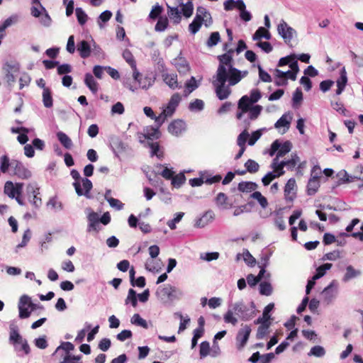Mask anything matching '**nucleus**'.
<instances>
[{
  "mask_svg": "<svg viewBox=\"0 0 363 363\" xmlns=\"http://www.w3.org/2000/svg\"><path fill=\"white\" fill-rule=\"evenodd\" d=\"M233 52V50H230L218 57L219 65L216 74L213 77L212 84L216 96L220 100L227 99L231 94L230 87L239 83L248 74L247 71H240L233 67L232 64Z\"/></svg>",
  "mask_w": 363,
  "mask_h": 363,
  "instance_id": "obj_1",
  "label": "nucleus"
},
{
  "mask_svg": "<svg viewBox=\"0 0 363 363\" xmlns=\"http://www.w3.org/2000/svg\"><path fill=\"white\" fill-rule=\"evenodd\" d=\"M261 96L260 91L255 89L250 91V96L245 95L238 101L236 118L238 120H242L245 114L248 113L247 118L243 119L246 126H248L251 121L256 120L260 115L262 106L260 105L253 106V104L257 102Z\"/></svg>",
  "mask_w": 363,
  "mask_h": 363,
  "instance_id": "obj_2",
  "label": "nucleus"
},
{
  "mask_svg": "<svg viewBox=\"0 0 363 363\" xmlns=\"http://www.w3.org/2000/svg\"><path fill=\"white\" fill-rule=\"evenodd\" d=\"M9 342L13 345L14 350L19 356L28 354L30 352V348L28 341L23 338L17 329L11 328L9 335Z\"/></svg>",
  "mask_w": 363,
  "mask_h": 363,
  "instance_id": "obj_3",
  "label": "nucleus"
},
{
  "mask_svg": "<svg viewBox=\"0 0 363 363\" xmlns=\"http://www.w3.org/2000/svg\"><path fill=\"white\" fill-rule=\"evenodd\" d=\"M247 311V306L242 301L237 302L233 304L223 316L224 321L226 323H231L235 325L238 323V318L234 314L242 315L243 313Z\"/></svg>",
  "mask_w": 363,
  "mask_h": 363,
  "instance_id": "obj_4",
  "label": "nucleus"
},
{
  "mask_svg": "<svg viewBox=\"0 0 363 363\" xmlns=\"http://www.w3.org/2000/svg\"><path fill=\"white\" fill-rule=\"evenodd\" d=\"M18 311L20 318H28L32 311L36 309V304L33 303L31 298L27 295H23L18 302Z\"/></svg>",
  "mask_w": 363,
  "mask_h": 363,
  "instance_id": "obj_5",
  "label": "nucleus"
},
{
  "mask_svg": "<svg viewBox=\"0 0 363 363\" xmlns=\"http://www.w3.org/2000/svg\"><path fill=\"white\" fill-rule=\"evenodd\" d=\"M291 148L292 144L290 141L287 140L284 143H281L278 140H276L271 145L269 154L270 156H273L277 152L274 158H277V160H279V158L289 153Z\"/></svg>",
  "mask_w": 363,
  "mask_h": 363,
  "instance_id": "obj_6",
  "label": "nucleus"
},
{
  "mask_svg": "<svg viewBox=\"0 0 363 363\" xmlns=\"http://www.w3.org/2000/svg\"><path fill=\"white\" fill-rule=\"evenodd\" d=\"M338 294V283L333 280L322 291L323 301L327 305L333 302Z\"/></svg>",
  "mask_w": 363,
  "mask_h": 363,
  "instance_id": "obj_7",
  "label": "nucleus"
},
{
  "mask_svg": "<svg viewBox=\"0 0 363 363\" xmlns=\"http://www.w3.org/2000/svg\"><path fill=\"white\" fill-rule=\"evenodd\" d=\"M277 31L286 44H289L296 34V30L283 19L280 21L277 26Z\"/></svg>",
  "mask_w": 363,
  "mask_h": 363,
  "instance_id": "obj_8",
  "label": "nucleus"
},
{
  "mask_svg": "<svg viewBox=\"0 0 363 363\" xmlns=\"http://www.w3.org/2000/svg\"><path fill=\"white\" fill-rule=\"evenodd\" d=\"M5 72V77L9 84L11 85L16 82V74L20 70V65L16 62H7L3 67Z\"/></svg>",
  "mask_w": 363,
  "mask_h": 363,
  "instance_id": "obj_9",
  "label": "nucleus"
},
{
  "mask_svg": "<svg viewBox=\"0 0 363 363\" xmlns=\"http://www.w3.org/2000/svg\"><path fill=\"white\" fill-rule=\"evenodd\" d=\"M23 188V184L16 183L8 181L4 184V191L9 198L14 199L16 196H20Z\"/></svg>",
  "mask_w": 363,
  "mask_h": 363,
  "instance_id": "obj_10",
  "label": "nucleus"
},
{
  "mask_svg": "<svg viewBox=\"0 0 363 363\" xmlns=\"http://www.w3.org/2000/svg\"><path fill=\"white\" fill-rule=\"evenodd\" d=\"M87 212V220L89 222L87 226V232L91 233L95 231L98 233L100 230V220L99 214L91 211L90 208L86 209Z\"/></svg>",
  "mask_w": 363,
  "mask_h": 363,
  "instance_id": "obj_11",
  "label": "nucleus"
},
{
  "mask_svg": "<svg viewBox=\"0 0 363 363\" xmlns=\"http://www.w3.org/2000/svg\"><path fill=\"white\" fill-rule=\"evenodd\" d=\"M11 168L13 169L15 175L21 179H28L31 177V172L23 165V164L18 160H11Z\"/></svg>",
  "mask_w": 363,
  "mask_h": 363,
  "instance_id": "obj_12",
  "label": "nucleus"
},
{
  "mask_svg": "<svg viewBox=\"0 0 363 363\" xmlns=\"http://www.w3.org/2000/svg\"><path fill=\"white\" fill-rule=\"evenodd\" d=\"M157 293L163 296H166L169 299L178 298L183 295L182 292L177 288L172 285H166L162 288H159Z\"/></svg>",
  "mask_w": 363,
  "mask_h": 363,
  "instance_id": "obj_13",
  "label": "nucleus"
},
{
  "mask_svg": "<svg viewBox=\"0 0 363 363\" xmlns=\"http://www.w3.org/2000/svg\"><path fill=\"white\" fill-rule=\"evenodd\" d=\"M82 184L84 190L81 188V184L79 182H74L73 183L77 194L78 196L84 195L87 198H90L89 194L91 189H92L91 182L87 178H84L82 179Z\"/></svg>",
  "mask_w": 363,
  "mask_h": 363,
  "instance_id": "obj_14",
  "label": "nucleus"
},
{
  "mask_svg": "<svg viewBox=\"0 0 363 363\" xmlns=\"http://www.w3.org/2000/svg\"><path fill=\"white\" fill-rule=\"evenodd\" d=\"M250 333L251 328L247 325L239 330L236 337L237 345L239 350L245 347L249 339Z\"/></svg>",
  "mask_w": 363,
  "mask_h": 363,
  "instance_id": "obj_15",
  "label": "nucleus"
},
{
  "mask_svg": "<svg viewBox=\"0 0 363 363\" xmlns=\"http://www.w3.org/2000/svg\"><path fill=\"white\" fill-rule=\"evenodd\" d=\"M162 72V77L164 82L171 89H176L182 87L181 85L179 84L177 80V75L176 74H169L166 72V67L164 71H160Z\"/></svg>",
  "mask_w": 363,
  "mask_h": 363,
  "instance_id": "obj_16",
  "label": "nucleus"
},
{
  "mask_svg": "<svg viewBox=\"0 0 363 363\" xmlns=\"http://www.w3.org/2000/svg\"><path fill=\"white\" fill-rule=\"evenodd\" d=\"M182 97L179 93H174L170 98L167 105L163 109L167 113V115L172 116L177 107L179 106Z\"/></svg>",
  "mask_w": 363,
  "mask_h": 363,
  "instance_id": "obj_17",
  "label": "nucleus"
},
{
  "mask_svg": "<svg viewBox=\"0 0 363 363\" xmlns=\"http://www.w3.org/2000/svg\"><path fill=\"white\" fill-rule=\"evenodd\" d=\"M196 16H199L200 21L205 25L206 27L210 26L212 23V17L207 9L203 6H198L196 9Z\"/></svg>",
  "mask_w": 363,
  "mask_h": 363,
  "instance_id": "obj_18",
  "label": "nucleus"
},
{
  "mask_svg": "<svg viewBox=\"0 0 363 363\" xmlns=\"http://www.w3.org/2000/svg\"><path fill=\"white\" fill-rule=\"evenodd\" d=\"M285 198L288 201H293L296 196V180L291 178L288 180L284 188Z\"/></svg>",
  "mask_w": 363,
  "mask_h": 363,
  "instance_id": "obj_19",
  "label": "nucleus"
},
{
  "mask_svg": "<svg viewBox=\"0 0 363 363\" xmlns=\"http://www.w3.org/2000/svg\"><path fill=\"white\" fill-rule=\"evenodd\" d=\"M185 123L182 120H175L172 121L168 126V131L174 135H180L184 130Z\"/></svg>",
  "mask_w": 363,
  "mask_h": 363,
  "instance_id": "obj_20",
  "label": "nucleus"
},
{
  "mask_svg": "<svg viewBox=\"0 0 363 363\" xmlns=\"http://www.w3.org/2000/svg\"><path fill=\"white\" fill-rule=\"evenodd\" d=\"M214 219V213L212 211H208L203 216L196 220L195 227L204 228Z\"/></svg>",
  "mask_w": 363,
  "mask_h": 363,
  "instance_id": "obj_21",
  "label": "nucleus"
},
{
  "mask_svg": "<svg viewBox=\"0 0 363 363\" xmlns=\"http://www.w3.org/2000/svg\"><path fill=\"white\" fill-rule=\"evenodd\" d=\"M268 318L266 320H263V318H259L255 321V324H261L257 332V339H262L267 335L269 327V324L267 323Z\"/></svg>",
  "mask_w": 363,
  "mask_h": 363,
  "instance_id": "obj_22",
  "label": "nucleus"
},
{
  "mask_svg": "<svg viewBox=\"0 0 363 363\" xmlns=\"http://www.w3.org/2000/svg\"><path fill=\"white\" fill-rule=\"evenodd\" d=\"M77 48L82 58H87L90 56L91 52V45L86 40H82L77 45Z\"/></svg>",
  "mask_w": 363,
  "mask_h": 363,
  "instance_id": "obj_23",
  "label": "nucleus"
},
{
  "mask_svg": "<svg viewBox=\"0 0 363 363\" xmlns=\"http://www.w3.org/2000/svg\"><path fill=\"white\" fill-rule=\"evenodd\" d=\"M27 191L28 193H32L33 194L32 199H30V201L35 208H39L42 204V201L41 199L38 197V195L40 194L38 188L32 184H29L27 187Z\"/></svg>",
  "mask_w": 363,
  "mask_h": 363,
  "instance_id": "obj_24",
  "label": "nucleus"
},
{
  "mask_svg": "<svg viewBox=\"0 0 363 363\" xmlns=\"http://www.w3.org/2000/svg\"><path fill=\"white\" fill-rule=\"evenodd\" d=\"M336 82L337 86V89L336 90V94L340 95L344 91L345 87L347 83V72L345 67H342L340 69V76Z\"/></svg>",
  "mask_w": 363,
  "mask_h": 363,
  "instance_id": "obj_25",
  "label": "nucleus"
},
{
  "mask_svg": "<svg viewBox=\"0 0 363 363\" xmlns=\"http://www.w3.org/2000/svg\"><path fill=\"white\" fill-rule=\"evenodd\" d=\"M173 64L180 74H185L189 71V64L182 57L174 59Z\"/></svg>",
  "mask_w": 363,
  "mask_h": 363,
  "instance_id": "obj_26",
  "label": "nucleus"
},
{
  "mask_svg": "<svg viewBox=\"0 0 363 363\" xmlns=\"http://www.w3.org/2000/svg\"><path fill=\"white\" fill-rule=\"evenodd\" d=\"M291 123V117L287 114H284L275 123L276 128L279 129L284 128L282 133L289 130Z\"/></svg>",
  "mask_w": 363,
  "mask_h": 363,
  "instance_id": "obj_27",
  "label": "nucleus"
},
{
  "mask_svg": "<svg viewBox=\"0 0 363 363\" xmlns=\"http://www.w3.org/2000/svg\"><path fill=\"white\" fill-rule=\"evenodd\" d=\"M159 128L157 126H148L144 130V136L145 138L149 140L157 139L160 136V133L159 131Z\"/></svg>",
  "mask_w": 363,
  "mask_h": 363,
  "instance_id": "obj_28",
  "label": "nucleus"
},
{
  "mask_svg": "<svg viewBox=\"0 0 363 363\" xmlns=\"http://www.w3.org/2000/svg\"><path fill=\"white\" fill-rule=\"evenodd\" d=\"M271 37V34L267 28L264 27H259L252 35V40L255 41L259 40L262 38L270 40Z\"/></svg>",
  "mask_w": 363,
  "mask_h": 363,
  "instance_id": "obj_29",
  "label": "nucleus"
},
{
  "mask_svg": "<svg viewBox=\"0 0 363 363\" xmlns=\"http://www.w3.org/2000/svg\"><path fill=\"white\" fill-rule=\"evenodd\" d=\"M284 167L285 166L281 161L280 162L279 160H277V158L273 159L271 164V168L273 169V172L276 174V176H277V177H279L284 174Z\"/></svg>",
  "mask_w": 363,
  "mask_h": 363,
  "instance_id": "obj_30",
  "label": "nucleus"
},
{
  "mask_svg": "<svg viewBox=\"0 0 363 363\" xmlns=\"http://www.w3.org/2000/svg\"><path fill=\"white\" fill-rule=\"evenodd\" d=\"M300 157L298 156L296 153H292L291 155V158L287 160H282L281 162L284 164L285 167H287L289 170H294L295 167L300 163Z\"/></svg>",
  "mask_w": 363,
  "mask_h": 363,
  "instance_id": "obj_31",
  "label": "nucleus"
},
{
  "mask_svg": "<svg viewBox=\"0 0 363 363\" xmlns=\"http://www.w3.org/2000/svg\"><path fill=\"white\" fill-rule=\"evenodd\" d=\"M57 138L62 145L66 149H71L73 144L72 140L63 132H58Z\"/></svg>",
  "mask_w": 363,
  "mask_h": 363,
  "instance_id": "obj_32",
  "label": "nucleus"
},
{
  "mask_svg": "<svg viewBox=\"0 0 363 363\" xmlns=\"http://www.w3.org/2000/svg\"><path fill=\"white\" fill-rule=\"evenodd\" d=\"M199 86V83L196 81V78L194 77H191L184 84L186 88L184 90V95L188 96L190 93L196 89Z\"/></svg>",
  "mask_w": 363,
  "mask_h": 363,
  "instance_id": "obj_33",
  "label": "nucleus"
},
{
  "mask_svg": "<svg viewBox=\"0 0 363 363\" xmlns=\"http://www.w3.org/2000/svg\"><path fill=\"white\" fill-rule=\"evenodd\" d=\"M85 84L88 86V88L94 93H96L98 91V83L94 79V77L87 73L85 74L84 79Z\"/></svg>",
  "mask_w": 363,
  "mask_h": 363,
  "instance_id": "obj_34",
  "label": "nucleus"
},
{
  "mask_svg": "<svg viewBox=\"0 0 363 363\" xmlns=\"http://www.w3.org/2000/svg\"><path fill=\"white\" fill-rule=\"evenodd\" d=\"M257 188V184L252 182H242L238 184V189L242 192H251Z\"/></svg>",
  "mask_w": 363,
  "mask_h": 363,
  "instance_id": "obj_35",
  "label": "nucleus"
},
{
  "mask_svg": "<svg viewBox=\"0 0 363 363\" xmlns=\"http://www.w3.org/2000/svg\"><path fill=\"white\" fill-rule=\"evenodd\" d=\"M320 186L319 179L311 178L307 185V191L308 195H314Z\"/></svg>",
  "mask_w": 363,
  "mask_h": 363,
  "instance_id": "obj_36",
  "label": "nucleus"
},
{
  "mask_svg": "<svg viewBox=\"0 0 363 363\" xmlns=\"http://www.w3.org/2000/svg\"><path fill=\"white\" fill-rule=\"evenodd\" d=\"M168 9V16L171 19H173L174 23H179L181 21L182 17L180 15V12L177 7H171L167 5Z\"/></svg>",
  "mask_w": 363,
  "mask_h": 363,
  "instance_id": "obj_37",
  "label": "nucleus"
},
{
  "mask_svg": "<svg viewBox=\"0 0 363 363\" xmlns=\"http://www.w3.org/2000/svg\"><path fill=\"white\" fill-rule=\"evenodd\" d=\"M18 21V16L16 14L11 15L7 18L2 23L0 24V32L4 31L7 28L15 24Z\"/></svg>",
  "mask_w": 363,
  "mask_h": 363,
  "instance_id": "obj_38",
  "label": "nucleus"
},
{
  "mask_svg": "<svg viewBox=\"0 0 363 363\" xmlns=\"http://www.w3.org/2000/svg\"><path fill=\"white\" fill-rule=\"evenodd\" d=\"M359 271L354 269V267L351 265L347 266L346 268V272L342 278V281L347 282L349 280L359 276Z\"/></svg>",
  "mask_w": 363,
  "mask_h": 363,
  "instance_id": "obj_39",
  "label": "nucleus"
},
{
  "mask_svg": "<svg viewBox=\"0 0 363 363\" xmlns=\"http://www.w3.org/2000/svg\"><path fill=\"white\" fill-rule=\"evenodd\" d=\"M332 267L333 264L330 263H326L318 267L316 269L315 274L313 276V280H317L323 277L325 274L326 272L330 269Z\"/></svg>",
  "mask_w": 363,
  "mask_h": 363,
  "instance_id": "obj_40",
  "label": "nucleus"
},
{
  "mask_svg": "<svg viewBox=\"0 0 363 363\" xmlns=\"http://www.w3.org/2000/svg\"><path fill=\"white\" fill-rule=\"evenodd\" d=\"M43 102L46 108H51L53 105L52 97L50 89H45L43 91Z\"/></svg>",
  "mask_w": 363,
  "mask_h": 363,
  "instance_id": "obj_41",
  "label": "nucleus"
},
{
  "mask_svg": "<svg viewBox=\"0 0 363 363\" xmlns=\"http://www.w3.org/2000/svg\"><path fill=\"white\" fill-rule=\"evenodd\" d=\"M325 354V350L320 345H315L313 347L309 352L308 356H314L315 357H323Z\"/></svg>",
  "mask_w": 363,
  "mask_h": 363,
  "instance_id": "obj_42",
  "label": "nucleus"
},
{
  "mask_svg": "<svg viewBox=\"0 0 363 363\" xmlns=\"http://www.w3.org/2000/svg\"><path fill=\"white\" fill-rule=\"evenodd\" d=\"M201 25V21H200L199 16L196 15L193 21L189 25V32L193 35L196 34L199 30Z\"/></svg>",
  "mask_w": 363,
  "mask_h": 363,
  "instance_id": "obj_43",
  "label": "nucleus"
},
{
  "mask_svg": "<svg viewBox=\"0 0 363 363\" xmlns=\"http://www.w3.org/2000/svg\"><path fill=\"white\" fill-rule=\"evenodd\" d=\"M251 198L256 199L262 208H266L268 206L267 199L262 195L259 191H255L251 194Z\"/></svg>",
  "mask_w": 363,
  "mask_h": 363,
  "instance_id": "obj_44",
  "label": "nucleus"
},
{
  "mask_svg": "<svg viewBox=\"0 0 363 363\" xmlns=\"http://www.w3.org/2000/svg\"><path fill=\"white\" fill-rule=\"evenodd\" d=\"M276 72V77L279 79H286V78H289L293 81H295L296 79V75L294 72H291V71L287 72H283L280 69H277L275 70Z\"/></svg>",
  "mask_w": 363,
  "mask_h": 363,
  "instance_id": "obj_45",
  "label": "nucleus"
},
{
  "mask_svg": "<svg viewBox=\"0 0 363 363\" xmlns=\"http://www.w3.org/2000/svg\"><path fill=\"white\" fill-rule=\"evenodd\" d=\"M194 11V4L191 1H188L182 4V12L186 18L191 16Z\"/></svg>",
  "mask_w": 363,
  "mask_h": 363,
  "instance_id": "obj_46",
  "label": "nucleus"
},
{
  "mask_svg": "<svg viewBox=\"0 0 363 363\" xmlns=\"http://www.w3.org/2000/svg\"><path fill=\"white\" fill-rule=\"evenodd\" d=\"M111 16H112V13L108 10L102 12L99 15V19H98V25L100 27V28H104L103 23H106L107 21H108L111 19Z\"/></svg>",
  "mask_w": 363,
  "mask_h": 363,
  "instance_id": "obj_47",
  "label": "nucleus"
},
{
  "mask_svg": "<svg viewBox=\"0 0 363 363\" xmlns=\"http://www.w3.org/2000/svg\"><path fill=\"white\" fill-rule=\"evenodd\" d=\"M245 167L247 171L250 173H255V172H258L259 168V164L257 162H255V160H251V159L248 160L245 163Z\"/></svg>",
  "mask_w": 363,
  "mask_h": 363,
  "instance_id": "obj_48",
  "label": "nucleus"
},
{
  "mask_svg": "<svg viewBox=\"0 0 363 363\" xmlns=\"http://www.w3.org/2000/svg\"><path fill=\"white\" fill-rule=\"evenodd\" d=\"M259 293L262 295L270 296L272 293V286L270 283L264 281L259 284Z\"/></svg>",
  "mask_w": 363,
  "mask_h": 363,
  "instance_id": "obj_49",
  "label": "nucleus"
},
{
  "mask_svg": "<svg viewBox=\"0 0 363 363\" xmlns=\"http://www.w3.org/2000/svg\"><path fill=\"white\" fill-rule=\"evenodd\" d=\"M199 354L201 358H204L211 354V347L208 342L203 341L201 343Z\"/></svg>",
  "mask_w": 363,
  "mask_h": 363,
  "instance_id": "obj_50",
  "label": "nucleus"
},
{
  "mask_svg": "<svg viewBox=\"0 0 363 363\" xmlns=\"http://www.w3.org/2000/svg\"><path fill=\"white\" fill-rule=\"evenodd\" d=\"M250 134L245 128L238 136L237 139V144L240 147H245V143L247 142V138H249Z\"/></svg>",
  "mask_w": 363,
  "mask_h": 363,
  "instance_id": "obj_51",
  "label": "nucleus"
},
{
  "mask_svg": "<svg viewBox=\"0 0 363 363\" xmlns=\"http://www.w3.org/2000/svg\"><path fill=\"white\" fill-rule=\"evenodd\" d=\"M123 57L130 65L131 68H135V60L131 52L126 49L123 52Z\"/></svg>",
  "mask_w": 363,
  "mask_h": 363,
  "instance_id": "obj_52",
  "label": "nucleus"
},
{
  "mask_svg": "<svg viewBox=\"0 0 363 363\" xmlns=\"http://www.w3.org/2000/svg\"><path fill=\"white\" fill-rule=\"evenodd\" d=\"M130 320L133 324L141 326L143 328H147L148 327L147 321L145 319L142 318L140 315L138 313L134 314L131 318Z\"/></svg>",
  "mask_w": 363,
  "mask_h": 363,
  "instance_id": "obj_53",
  "label": "nucleus"
},
{
  "mask_svg": "<svg viewBox=\"0 0 363 363\" xmlns=\"http://www.w3.org/2000/svg\"><path fill=\"white\" fill-rule=\"evenodd\" d=\"M11 167V161H9V157L6 155H3L0 158V169L3 173H6L9 167Z\"/></svg>",
  "mask_w": 363,
  "mask_h": 363,
  "instance_id": "obj_54",
  "label": "nucleus"
},
{
  "mask_svg": "<svg viewBox=\"0 0 363 363\" xmlns=\"http://www.w3.org/2000/svg\"><path fill=\"white\" fill-rule=\"evenodd\" d=\"M45 8L42 5H33L30 8V13L33 17L39 18L44 12Z\"/></svg>",
  "mask_w": 363,
  "mask_h": 363,
  "instance_id": "obj_55",
  "label": "nucleus"
},
{
  "mask_svg": "<svg viewBox=\"0 0 363 363\" xmlns=\"http://www.w3.org/2000/svg\"><path fill=\"white\" fill-rule=\"evenodd\" d=\"M204 103L201 99H195L194 101L191 102L189 106V108L191 111H200L203 109Z\"/></svg>",
  "mask_w": 363,
  "mask_h": 363,
  "instance_id": "obj_56",
  "label": "nucleus"
},
{
  "mask_svg": "<svg viewBox=\"0 0 363 363\" xmlns=\"http://www.w3.org/2000/svg\"><path fill=\"white\" fill-rule=\"evenodd\" d=\"M220 34L218 32H213L209 38L208 39L206 42V45L208 47H213L218 44V43L220 41Z\"/></svg>",
  "mask_w": 363,
  "mask_h": 363,
  "instance_id": "obj_57",
  "label": "nucleus"
},
{
  "mask_svg": "<svg viewBox=\"0 0 363 363\" xmlns=\"http://www.w3.org/2000/svg\"><path fill=\"white\" fill-rule=\"evenodd\" d=\"M152 57L155 62H157L158 70L164 71L165 65L163 59L160 57V52L158 50H155Z\"/></svg>",
  "mask_w": 363,
  "mask_h": 363,
  "instance_id": "obj_58",
  "label": "nucleus"
},
{
  "mask_svg": "<svg viewBox=\"0 0 363 363\" xmlns=\"http://www.w3.org/2000/svg\"><path fill=\"white\" fill-rule=\"evenodd\" d=\"M129 303H130L133 307L137 306V295L136 292L133 289H129L128 296L125 299V304H128Z\"/></svg>",
  "mask_w": 363,
  "mask_h": 363,
  "instance_id": "obj_59",
  "label": "nucleus"
},
{
  "mask_svg": "<svg viewBox=\"0 0 363 363\" xmlns=\"http://www.w3.org/2000/svg\"><path fill=\"white\" fill-rule=\"evenodd\" d=\"M204 332V329L201 328H197L194 330V336L191 340V348H194L197 345L198 340L202 337Z\"/></svg>",
  "mask_w": 363,
  "mask_h": 363,
  "instance_id": "obj_60",
  "label": "nucleus"
},
{
  "mask_svg": "<svg viewBox=\"0 0 363 363\" xmlns=\"http://www.w3.org/2000/svg\"><path fill=\"white\" fill-rule=\"evenodd\" d=\"M149 146L151 149V156H157L159 158L162 156V152L160 151V147L158 143H150Z\"/></svg>",
  "mask_w": 363,
  "mask_h": 363,
  "instance_id": "obj_61",
  "label": "nucleus"
},
{
  "mask_svg": "<svg viewBox=\"0 0 363 363\" xmlns=\"http://www.w3.org/2000/svg\"><path fill=\"white\" fill-rule=\"evenodd\" d=\"M75 11L79 23L83 26L87 21V15L82 8H77Z\"/></svg>",
  "mask_w": 363,
  "mask_h": 363,
  "instance_id": "obj_62",
  "label": "nucleus"
},
{
  "mask_svg": "<svg viewBox=\"0 0 363 363\" xmlns=\"http://www.w3.org/2000/svg\"><path fill=\"white\" fill-rule=\"evenodd\" d=\"M113 144L114 146L115 151L117 152L118 153H123L125 152L128 147L127 145L125 144L121 140H115Z\"/></svg>",
  "mask_w": 363,
  "mask_h": 363,
  "instance_id": "obj_63",
  "label": "nucleus"
},
{
  "mask_svg": "<svg viewBox=\"0 0 363 363\" xmlns=\"http://www.w3.org/2000/svg\"><path fill=\"white\" fill-rule=\"evenodd\" d=\"M350 54L352 57L353 63L358 67H363V55L359 56L353 51H350Z\"/></svg>",
  "mask_w": 363,
  "mask_h": 363,
  "instance_id": "obj_64",
  "label": "nucleus"
}]
</instances>
